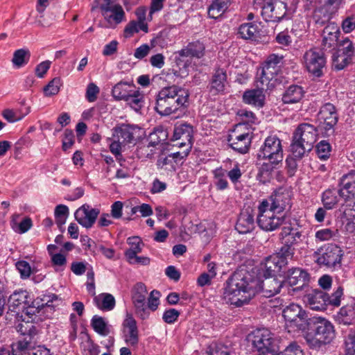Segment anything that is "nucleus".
<instances>
[{"label":"nucleus","instance_id":"f257e3e1","mask_svg":"<svg viewBox=\"0 0 355 355\" xmlns=\"http://www.w3.org/2000/svg\"><path fill=\"white\" fill-rule=\"evenodd\" d=\"M254 276L245 270L235 272L227 282L223 296L225 302L236 307L248 304L257 294L259 286Z\"/></svg>","mask_w":355,"mask_h":355},{"label":"nucleus","instance_id":"f03ea898","mask_svg":"<svg viewBox=\"0 0 355 355\" xmlns=\"http://www.w3.org/2000/svg\"><path fill=\"white\" fill-rule=\"evenodd\" d=\"M189 92L173 85L162 88L157 95L155 110L161 116H170L183 112L187 107Z\"/></svg>","mask_w":355,"mask_h":355},{"label":"nucleus","instance_id":"7ed1b4c3","mask_svg":"<svg viewBox=\"0 0 355 355\" xmlns=\"http://www.w3.org/2000/svg\"><path fill=\"white\" fill-rule=\"evenodd\" d=\"M314 333L308 334L305 340L311 348L318 349L330 343L335 337L334 327L331 322L325 318H315Z\"/></svg>","mask_w":355,"mask_h":355},{"label":"nucleus","instance_id":"20e7f679","mask_svg":"<svg viewBox=\"0 0 355 355\" xmlns=\"http://www.w3.org/2000/svg\"><path fill=\"white\" fill-rule=\"evenodd\" d=\"M248 340L257 351L258 355H276L277 345L272 334L266 328L257 329L248 336Z\"/></svg>","mask_w":355,"mask_h":355},{"label":"nucleus","instance_id":"39448f33","mask_svg":"<svg viewBox=\"0 0 355 355\" xmlns=\"http://www.w3.org/2000/svg\"><path fill=\"white\" fill-rule=\"evenodd\" d=\"M286 328L289 333L304 331L308 326L309 317L306 311L297 304L292 303L282 311Z\"/></svg>","mask_w":355,"mask_h":355},{"label":"nucleus","instance_id":"423d86ee","mask_svg":"<svg viewBox=\"0 0 355 355\" xmlns=\"http://www.w3.org/2000/svg\"><path fill=\"white\" fill-rule=\"evenodd\" d=\"M284 214H279L269 208L268 205L260 202L258 207L257 221L259 227L266 232H272L284 224Z\"/></svg>","mask_w":355,"mask_h":355},{"label":"nucleus","instance_id":"0eeeda50","mask_svg":"<svg viewBox=\"0 0 355 355\" xmlns=\"http://www.w3.org/2000/svg\"><path fill=\"white\" fill-rule=\"evenodd\" d=\"M327 63L323 51L318 48L307 50L302 58V64L307 71L314 77L323 76V71Z\"/></svg>","mask_w":355,"mask_h":355},{"label":"nucleus","instance_id":"6e6552de","mask_svg":"<svg viewBox=\"0 0 355 355\" xmlns=\"http://www.w3.org/2000/svg\"><path fill=\"white\" fill-rule=\"evenodd\" d=\"M252 137L248 125L236 124L230 132L227 141L232 149L241 153L248 152L251 144Z\"/></svg>","mask_w":355,"mask_h":355},{"label":"nucleus","instance_id":"1a4fd4ad","mask_svg":"<svg viewBox=\"0 0 355 355\" xmlns=\"http://www.w3.org/2000/svg\"><path fill=\"white\" fill-rule=\"evenodd\" d=\"M259 160H272L273 162H282L283 148L282 141L276 135L267 137L258 153Z\"/></svg>","mask_w":355,"mask_h":355},{"label":"nucleus","instance_id":"9d476101","mask_svg":"<svg viewBox=\"0 0 355 355\" xmlns=\"http://www.w3.org/2000/svg\"><path fill=\"white\" fill-rule=\"evenodd\" d=\"M101 14L107 22L106 27L114 28L125 18V12L121 5L112 0H104L100 6Z\"/></svg>","mask_w":355,"mask_h":355},{"label":"nucleus","instance_id":"9b49d317","mask_svg":"<svg viewBox=\"0 0 355 355\" xmlns=\"http://www.w3.org/2000/svg\"><path fill=\"white\" fill-rule=\"evenodd\" d=\"M305 228L296 219L290 220L288 223H285L279 234V239L282 243L288 245H297L301 243L304 239Z\"/></svg>","mask_w":355,"mask_h":355},{"label":"nucleus","instance_id":"f8f14e48","mask_svg":"<svg viewBox=\"0 0 355 355\" xmlns=\"http://www.w3.org/2000/svg\"><path fill=\"white\" fill-rule=\"evenodd\" d=\"M283 56L270 55L263 64L260 82L262 85H268L279 73L282 65Z\"/></svg>","mask_w":355,"mask_h":355},{"label":"nucleus","instance_id":"ddd939ff","mask_svg":"<svg viewBox=\"0 0 355 355\" xmlns=\"http://www.w3.org/2000/svg\"><path fill=\"white\" fill-rule=\"evenodd\" d=\"M313 12V19L319 25L328 21L331 16L337 10L338 0H317Z\"/></svg>","mask_w":355,"mask_h":355},{"label":"nucleus","instance_id":"4468645a","mask_svg":"<svg viewBox=\"0 0 355 355\" xmlns=\"http://www.w3.org/2000/svg\"><path fill=\"white\" fill-rule=\"evenodd\" d=\"M147 290L144 284L137 283L132 290V300L136 313L142 319H146L149 315L146 306Z\"/></svg>","mask_w":355,"mask_h":355},{"label":"nucleus","instance_id":"2eb2a0df","mask_svg":"<svg viewBox=\"0 0 355 355\" xmlns=\"http://www.w3.org/2000/svg\"><path fill=\"white\" fill-rule=\"evenodd\" d=\"M318 119L322 123L323 128L327 135L334 132V128L338 122V113L336 107L327 103L322 105L318 113Z\"/></svg>","mask_w":355,"mask_h":355},{"label":"nucleus","instance_id":"dca6fc26","mask_svg":"<svg viewBox=\"0 0 355 355\" xmlns=\"http://www.w3.org/2000/svg\"><path fill=\"white\" fill-rule=\"evenodd\" d=\"M286 5L282 1H268L261 6V15L266 21H280L286 15Z\"/></svg>","mask_w":355,"mask_h":355},{"label":"nucleus","instance_id":"f3484780","mask_svg":"<svg viewBox=\"0 0 355 355\" xmlns=\"http://www.w3.org/2000/svg\"><path fill=\"white\" fill-rule=\"evenodd\" d=\"M254 282L257 283L259 286L257 289V293L262 292L263 295L266 297L273 296L280 292L282 288L285 286L284 282L279 281L272 276H265V279L261 280L254 276Z\"/></svg>","mask_w":355,"mask_h":355},{"label":"nucleus","instance_id":"a211bd4d","mask_svg":"<svg viewBox=\"0 0 355 355\" xmlns=\"http://www.w3.org/2000/svg\"><path fill=\"white\" fill-rule=\"evenodd\" d=\"M291 195L288 191H276L267 199L261 202L268 205L269 208L275 210L277 213L283 214V211L287 208L291 207Z\"/></svg>","mask_w":355,"mask_h":355},{"label":"nucleus","instance_id":"6ab92c4d","mask_svg":"<svg viewBox=\"0 0 355 355\" xmlns=\"http://www.w3.org/2000/svg\"><path fill=\"white\" fill-rule=\"evenodd\" d=\"M99 214L98 209L92 208L89 205L85 204L76 211L74 216L80 225L89 229L94 225Z\"/></svg>","mask_w":355,"mask_h":355},{"label":"nucleus","instance_id":"aec40b11","mask_svg":"<svg viewBox=\"0 0 355 355\" xmlns=\"http://www.w3.org/2000/svg\"><path fill=\"white\" fill-rule=\"evenodd\" d=\"M340 196L345 200L350 202L351 207H354L355 202V173L353 171L344 175L340 180Z\"/></svg>","mask_w":355,"mask_h":355},{"label":"nucleus","instance_id":"412c9836","mask_svg":"<svg viewBox=\"0 0 355 355\" xmlns=\"http://www.w3.org/2000/svg\"><path fill=\"white\" fill-rule=\"evenodd\" d=\"M343 257V251L335 244L328 245L322 254L318 257V263L329 268L340 264Z\"/></svg>","mask_w":355,"mask_h":355},{"label":"nucleus","instance_id":"4be33fe9","mask_svg":"<svg viewBox=\"0 0 355 355\" xmlns=\"http://www.w3.org/2000/svg\"><path fill=\"white\" fill-rule=\"evenodd\" d=\"M32 300L33 298L28 291H15L8 299L9 310L17 313L24 311L26 306L32 303Z\"/></svg>","mask_w":355,"mask_h":355},{"label":"nucleus","instance_id":"5701e85b","mask_svg":"<svg viewBox=\"0 0 355 355\" xmlns=\"http://www.w3.org/2000/svg\"><path fill=\"white\" fill-rule=\"evenodd\" d=\"M122 325L125 343L130 347H136L139 342V331L136 320L132 315L128 313Z\"/></svg>","mask_w":355,"mask_h":355},{"label":"nucleus","instance_id":"b1692460","mask_svg":"<svg viewBox=\"0 0 355 355\" xmlns=\"http://www.w3.org/2000/svg\"><path fill=\"white\" fill-rule=\"evenodd\" d=\"M193 127L187 123L175 126L173 132V139L177 141L175 146H187L191 150L193 139Z\"/></svg>","mask_w":355,"mask_h":355},{"label":"nucleus","instance_id":"393cba45","mask_svg":"<svg viewBox=\"0 0 355 355\" xmlns=\"http://www.w3.org/2000/svg\"><path fill=\"white\" fill-rule=\"evenodd\" d=\"M293 137L306 144L307 148H313L317 140V130L311 124L302 123L297 127Z\"/></svg>","mask_w":355,"mask_h":355},{"label":"nucleus","instance_id":"a878e982","mask_svg":"<svg viewBox=\"0 0 355 355\" xmlns=\"http://www.w3.org/2000/svg\"><path fill=\"white\" fill-rule=\"evenodd\" d=\"M254 214L253 209L248 207L243 209L236 223V230L240 234H248L254 228Z\"/></svg>","mask_w":355,"mask_h":355},{"label":"nucleus","instance_id":"bb28decb","mask_svg":"<svg viewBox=\"0 0 355 355\" xmlns=\"http://www.w3.org/2000/svg\"><path fill=\"white\" fill-rule=\"evenodd\" d=\"M227 83V73L224 69H216L209 83V92L212 95H218L225 90Z\"/></svg>","mask_w":355,"mask_h":355},{"label":"nucleus","instance_id":"cd10ccee","mask_svg":"<svg viewBox=\"0 0 355 355\" xmlns=\"http://www.w3.org/2000/svg\"><path fill=\"white\" fill-rule=\"evenodd\" d=\"M309 280L308 272L300 268H293L289 269L286 273V282L290 286H297L298 288L303 286Z\"/></svg>","mask_w":355,"mask_h":355},{"label":"nucleus","instance_id":"c85d7f7f","mask_svg":"<svg viewBox=\"0 0 355 355\" xmlns=\"http://www.w3.org/2000/svg\"><path fill=\"white\" fill-rule=\"evenodd\" d=\"M306 302L312 310L322 311L326 309L327 294L322 291L314 290L305 296Z\"/></svg>","mask_w":355,"mask_h":355},{"label":"nucleus","instance_id":"c756f323","mask_svg":"<svg viewBox=\"0 0 355 355\" xmlns=\"http://www.w3.org/2000/svg\"><path fill=\"white\" fill-rule=\"evenodd\" d=\"M323 35L322 44L324 51L337 46L340 30L336 25L332 24L327 26L324 29Z\"/></svg>","mask_w":355,"mask_h":355},{"label":"nucleus","instance_id":"7c9ffc66","mask_svg":"<svg viewBox=\"0 0 355 355\" xmlns=\"http://www.w3.org/2000/svg\"><path fill=\"white\" fill-rule=\"evenodd\" d=\"M284 261L275 254L266 257L261 263V270L264 276H273L275 272H279L284 267Z\"/></svg>","mask_w":355,"mask_h":355},{"label":"nucleus","instance_id":"2f4dec72","mask_svg":"<svg viewBox=\"0 0 355 355\" xmlns=\"http://www.w3.org/2000/svg\"><path fill=\"white\" fill-rule=\"evenodd\" d=\"M243 102L258 107L264 105L265 94L263 89H255L245 91L243 95Z\"/></svg>","mask_w":355,"mask_h":355},{"label":"nucleus","instance_id":"473e14b6","mask_svg":"<svg viewBox=\"0 0 355 355\" xmlns=\"http://www.w3.org/2000/svg\"><path fill=\"white\" fill-rule=\"evenodd\" d=\"M139 131V128L137 127L123 124L116 130V135L114 136L117 139L125 144L132 142L135 139V135Z\"/></svg>","mask_w":355,"mask_h":355},{"label":"nucleus","instance_id":"72a5a7b5","mask_svg":"<svg viewBox=\"0 0 355 355\" xmlns=\"http://www.w3.org/2000/svg\"><path fill=\"white\" fill-rule=\"evenodd\" d=\"M135 89L133 84L121 81L113 87L112 94L117 101H125Z\"/></svg>","mask_w":355,"mask_h":355},{"label":"nucleus","instance_id":"f704fd0d","mask_svg":"<svg viewBox=\"0 0 355 355\" xmlns=\"http://www.w3.org/2000/svg\"><path fill=\"white\" fill-rule=\"evenodd\" d=\"M205 45L199 41L189 43L185 48L178 52L180 57H196L200 58L204 55Z\"/></svg>","mask_w":355,"mask_h":355},{"label":"nucleus","instance_id":"c9c22d12","mask_svg":"<svg viewBox=\"0 0 355 355\" xmlns=\"http://www.w3.org/2000/svg\"><path fill=\"white\" fill-rule=\"evenodd\" d=\"M336 320L345 325L353 324L355 319V306L353 304L343 306L336 315Z\"/></svg>","mask_w":355,"mask_h":355},{"label":"nucleus","instance_id":"e433bc0d","mask_svg":"<svg viewBox=\"0 0 355 355\" xmlns=\"http://www.w3.org/2000/svg\"><path fill=\"white\" fill-rule=\"evenodd\" d=\"M267 162H263L259 169L257 177L259 180L263 183L270 181L272 178V172L277 168L278 165L282 164V162H273L272 160H267Z\"/></svg>","mask_w":355,"mask_h":355},{"label":"nucleus","instance_id":"4c0bfd02","mask_svg":"<svg viewBox=\"0 0 355 355\" xmlns=\"http://www.w3.org/2000/svg\"><path fill=\"white\" fill-rule=\"evenodd\" d=\"M231 0H213L208 9L209 17L216 19L220 17L229 8Z\"/></svg>","mask_w":355,"mask_h":355},{"label":"nucleus","instance_id":"58836bf2","mask_svg":"<svg viewBox=\"0 0 355 355\" xmlns=\"http://www.w3.org/2000/svg\"><path fill=\"white\" fill-rule=\"evenodd\" d=\"M303 95L304 91L300 86L291 85L284 92L282 101L286 104L295 103L302 98Z\"/></svg>","mask_w":355,"mask_h":355},{"label":"nucleus","instance_id":"ea45409f","mask_svg":"<svg viewBox=\"0 0 355 355\" xmlns=\"http://www.w3.org/2000/svg\"><path fill=\"white\" fill-rule=\"evenodd\" d=\"M31 112L30 107L23 109H6L3 111L2 115L5 119L10 123H14L21 120Z\"/></svg>","mask_w":355,"mask_h":355},{"label":"nucleus","instance_id":"a19ab883","mask_svg":"<svg viewBox=\"0 0 355 355\" xmlns=\"http://www.w3.org/2000/svg\"><path fill=\"white\" fill-rule=\"evenodd\" d=\"M352 205H346L343 211V223L344 230L347 232L353 234L355 232L354 209L351 207Z\"/></svg>","mask_w":355,"mask_h":355},{"label":"nucleus","instance_id":"79ce46f5","mask_svg":"<svg viewBox=\"0 0 355 355\" xmlns=\"http://www.w3.org/2000/svg\"><path fill=\"white\" fill-rule=\"evenodd\" d=\"M97 307L103 311H111L115 306V299L112 295L102 293L94 297Z\"/></svg>","mask_w":355,"mask_h":355},{"label":"nucleus","instance_id":"37998d69","mask_svg":"<svg viewBox=\"0 0 355 355\" xmlns=\"http://www.w3.org/2000/svg\"><path fill=\"white\" fill-rule=\"evenodd\" d=\"M258 33V26L252 23L241 24L238 31V34L240 37L245 40H252L255 38Z\"/></svg>","mask_w":355,"mask_h":355},{"label":"nucleus","instance_id":"c03bdc74","mask_svg":"<svg viewBox=\"0 0 355 355\" xmlns=\"http://www.w3.org/2000/svg\"><path fill=\"white\" fill-rule=\"evenodd\" d=\"M124 101L138 112L143 106L144 95L138 89H135Z\"/></svg>","mask_w":355,"mask_h":355},{"label":"nucleus","instance_id":"a18cd8bd","mask_svg":"<svg viewBox=\"0 0 355 355\" xmlns=\"http://www.w3.org/2000/svg\"><path fill=\"white\" fill-rule=\"evenodd\" d=\"M312 148H307V145L293 137L291 145L292 156L297 159H301L306 152H309Z\"/></svg>","mask_w":355,"mask_h":355},{"label":"nucleus","instance_id":"49530a36","mask_svg":"<svg viewBox=\"0 0 355 355\" xmlns=\"http://www.w3.org/2000/svg\"><path fill=\"white\" fill-rule=\"evenodd\" d=\"M139 31H142L144 33H148V28L146 23H139L137 21H130L124 29V36L125 37H130L135 33H138Z\"/></svg>","mask_w":355,"mask_h":355},{"label":"nucleus","instance_id":"de8ad7c7","mask_svg":"<svg viewBox=\"0 0 355 355\" xmlns=\"http://www.w3.org/2000/svg\"><path fill=\"white\" fill-rule=\"evenodd\" d=\"M92 326L98 334L105 336L109 334V329L104 319L98 315H94L92 319Z\"/></svg>","mask_w":355,"mask_h":355},{"label":"nucleus","instance_id":"09e8293b","mask_svg":"<svg viewBox=\"0 0 355 355\" xmlns=\"http://www.w3.org/2000/svg\"><path fill=\"white\" fill-rule=\"evenodd\" d=\"M283 246L279 250V252L275 254L279 257V259L285 262L284 266H286L288 263V259H292L294 254L295 249L293 248L294 245H288L286 243H282Z\"/></svg>","mask_w":355,"mask_h":355},{"label":"nucleus","instance_id":"8fccbe9b","mask_svg":"<svg viewBox=\"0 0 355 355\" xmlns=\"http://www.w3.org/2000/svg\"><path fill=\"white\" fill-rule=\"evenodd\" d=\"M338 202L336 191L326 190L322 195V202L327 209H331Z\"/></svg>","mask_w":355,"mask_h":355},{"label":"nucleus","instance_id":"3c124183","mask_svg":"<svg viewBox=\"0 0 355 355\" xmlns=\"http://www.w3.org/2000/svg\"><path fill=\"white\" fill-rule=\"evenodd\" d=\"M30 57L29 51L25 49L17 50L13 55L12 62L17 67H21L28 61Z\"/></svg>","mask_w":355,"mask_h":355},{"label":"nucleus","instance_id":"603ef678","mask_svg":"<svg viewBox=\"0 0 355 355\" xmlns=\"http://www.w3.org/2000/svg\"><path fill=\"white\" fill-rule=\"evenodd\" d=\"M127 243L130 246L129 249L125 250V256L133 253H140L142 250L144 243L141 239L138 236H131L128 238Z\"/></svg>","mask_w":355,"mask_h":355},{"label":"nucleus","instance_id":"864d4df0","mask_svg":"<svg viewBox=\"0 0 355 355\" xmlns=\"http://www.w3.org/2000/svg\"><path fill=\"white\" fill-rule=\"evenodd\" d=\"M17 328L21 334L28 336L30 338H32L37 332L35 325L29 321H23L17 325Z\"/></svg>","mask_w":355,"mask_h":355},{"label":"nucleus","instance_id":"5fc2aeb1","mask_svg":"<svg viewBox=\"0 0 355 355\" xmlns=\"http://www.w3.org/2000/svg\"><path fill=\"white\" fill-rule=\"evenodd\" d=\"M226 173L222 168H217L214 171L215 184L220 190L225 189L228 182L225 179Z\"/></svg>","mask_w":355,"mask_h":355},{"label":"nucleus","instance_id":"6e6d98bb","mask_svg":"<svg viewBox=\"0 0 355 355\" xmlns=\"http://www.w3.org/2000/svg\"><path fill=\"white\" fill-rule=\"evenodd\" d=\"M60 79L55 78L51 80L49 84L44 88V93L46 96H51L56 95L60 89Z\"/></svg>","mask_w":355,"mask_h":355},{"label":"nucleus","instance_id":"4d7b16f0","mask_svg":"<svg viewBox=\"0 0 355 355\" xmlns=\"http://www.w3.org/2000/svg\"><path fill=\"white\" fill-rule=\"evenodd\" d=\"M351 61L348 56L342 53L334 54L332 57L333 67L337 70L344 69Z\"/></svg>","mask_w":355,"mask_h":355},{"label":"nucleus","instance_id":"13d9d810","mask_svg":"<svg viewBox=\"0 0 355 355\" xmlns=\"http://www.w3.org/2000/svg\"><path fill=\"white\" fill-rule=\"evenodd\" d=\"M343 295V288L342 286H338L337 289L329 296L327 294V306L331 305L338 306L340 304L341 297Z\"/></svg>","mask_w":355,"mask_h":355},{"label":"nucleus","instance_id":"bf43d9fd","mask_svg":"<svg viewBox=\"0 0 355 355\" xmlns=\"http://www.w3.org/2000/svg\"><path fill=\"white\" fill-rule=\"evenodd\" d=\"M177 65L179 69H172L173 74L175 76L180 78L187 77L189 73V64H187L186 62H184L180 59H178L177 60Z\"/></svg>","mask_w":355,"mask_h":355},{"label":"nucleus","instance_id":"052dcab7","mask_svg":"<svg viewBox=\"0 0 355 355\" xmlns=\"http://www.w3.org/2000/svg\"><path fill=\"white\" fill-rule=\"evenodd\" d=\"M317 153L322 159H327L330 155L331 146L326 141H321L317 145Z\"/></svg>","mask_w":355,"mask_h":355},{"label":"nucleus","instance_id":"680f3d73","mask_svg":"<svg viewBox=\"0 0 355 355\" xmlns=\"http://www.w3.org/2000/svg\"><path fill=\"white\" fill-rule=\"evenodd\" d=\"M16 268L22 279H27L32 273L30 264L26 261H19L16 263Z\"/></svg>","mask_w":355,"mask_h":355},{"label":"nucleus","instance_id":"e2e57ef3","mask_svg":"<svg viewBox=\"0 0 355 355\" xmlns=\"http://www.w3.org/2000/svg\"><path fill=\"white\" fill-rule=\"evenodd\" d=\"M138 253H133L125 256L127 261L130 264H140L142 266H147L150 263V259L147 257L137 256Z\"/></svg>","mask_w":355,"mask_h":355},{"label":"nucleus","instance_id":"0e129e2a","mask_svg":"<svg viewBox=\"0 0 355 355\" xmlns=\"http://www.w3.org/2000/svg\"><path fill=\"white\" fill-rule=\"evenodd\" d=\"M340 46H342V54L346 55L349 59L352 60V56L354 55V43L352 40H350L348 37H346L342 41Z\"/></svg>","mask_w":355,"mask_h":355},{"label":"nucleus","instance_id":"69168bd1","mask_svg":"<svg viewBox=\"0 0 355 355\" xmlns=\"http://www.w3.org/2000/svg\"><path fill=\"white\" fill-rule=\"evenodd\" d=\"M180 314L178 310L169 309L164 312L162 319L166 323L173 324L178 320Z\"/></svg>","mask_w":355,"mask_h":355},{"label":"nucleus","instance_id":"338daca9","mask_svg":"<svg viewBox=\"0 0 355 355\" xmlns=\"http://www.w3.org/2000/svg\"><path fill=\"white\" fill-rule=\"evenodd\" d=\"M160 293L158 291L153 290L150 292L148 300V308L151 311H155L159 304Z\"/></svg>","mask_w":355,"mask_h":355},{"label":"nucleus","instance_id":"774afa93","mask_svg":"<svg viewBox=\"0 0 355 355\" xmlns=\"http://www.w3.org/2000/svg\"><path fill=\"white\" fill-rule=\"evenodd\" d=\"M279 355H304V354L299 345L295 343H291L285 349L282 354Z\"/></svg>","mask_w":355,"mask_h":355}]
</instances>
